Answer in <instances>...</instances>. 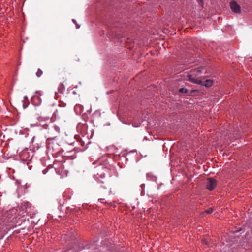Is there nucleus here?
Instances as JSON below:
<instances>
[{
  "label": "nucleus",
  "mask_w": 252,
  "mask_h": 252,
  "mask_svg": "<svg viewBox=\"0 0 252 252\" xmlns=\"http://www.w3.org/2000/svg\"><path fill=\"white\" fill-rule=\"evenodd\" d=\"M203 67L201 68H195L192 70V74H188L187 77L188 78V80L193 83L197 84H202L206 87H211L213 85V81L210 79L206 80L204 82H202L201 80L197 79V78H195L193 77V76H196L199 75L202 72V70L203 69Z\"/></svg>",
  "instance_id": "nucleus-1"
},
{
  "label": "nucleus",
  "mask_w": 252,
  "mask_h": 252,
  "mask_svg": "<svg viewBox=\"0 0 252 252\" xmlns=\"http://www.w3.org/2000/svg\"><path fill=\"white\" fill-rule=\"evenodd\" d=\"M217 181L213 178H209L207 179V189L210 191L213 190L217 185Z\"/></svg>",
  "instance_id": "nucleus-2"
},
{
  "label": "nucleus",
  "mask_w": 252,
  "mask_h": 252,
  "mask_svg": "<svg viewBox=\"0 0 252 252\" xmlns=\"http://www.w3.org/2000/svg\"><path fill=\"white\" fill-rule=\"evenodd\" d=\"M230 7L232 10L236 13H239L241 12V7L235 1H232L230 3Z\"/></svg>",
  "instance_id": "nucleus-3"
},
{
  "label": "nucleus",
  "mask_w": 252,
  "mask_h": 252,
  "mask_svg": "<svg viewBox=\"0 0 252 252\" xmlns=\"http://www.w3.org/2000/svg\"><path fill=\"white\" fill-rule=\"evenodd\" d=\"M101 192L106 195H109L111 193L110 188L108 185H101Z\"/></svg>",
  "instance_id": "nucleus-4"
},
{
  "label": "nucleus",
  "mask_w": 252,
  "mask_h": 252,
  "mask_svg": "<svg viewBox=\"0 0 252 252\" xmlns=\"http://www.w3.org/2000/svg\"><path fill=\"white\" fill-rule=\"evenodd\" d=\"M43 74V71L40 69H38L36 73V75L37 77H40Z\"/></svg>",
  "instance_id": "nucleus-5"
},
{
  "label": "nucleus",
  "mask_w": 252,
  "mask_h": 252,
  "mask_svg": "<svg viewBox=\"0 0 252 252\" xmlns=\"http://www.w3.org/2000/svg\"><path fill=\"white\" fill-rule=\"evenodd\" d=\"M179 91L180 93H187L188 92V90L186 88H182L179 89Z\"/></svg>",
  "instance_id": "nucleus-6"
},
{
  "label": "nucleus",
  "mask_w": 252,
  "mask_h": 252,
  "mask_svg": "<svg viewBox=\"0 0 252 252\" xmlns=\"http://www.w3.org/2000/svg\"><path fill=\"white\" fill-rule=\"evenodd\" d=\"M140 123H136V120H134V122L133 123V126L135 127H138L140 126Z\"/></svg>",
  "instance_id": "nucleus-7"
},
{
  "label": "nucleus",
  "mask_w": 252,
  "mask_h": 252,
  "mask_svg": "<svg viewBox=\"0 0 252 252\" xmlns=\"http://www.w3.org/2000/svg\"><path fill=\"white\" fill-rule=\"evenodd\" d=\"M213 209L212 208H210L208 209V210H206L204 212L206 213L207 214H211L213 212Z\"/></svg>",
  "instance_id": "nucleus-8"
},
{
  "label": "nucleus",
  "mask_w": 252,
  "mask_h": 252,
  "mask_svg": "<svg viewBox=\"0 0 252 252\" xmlns=\"http://www.w3.org/2000/svg\"><path fill=\"white\" fill-rule=\"evenodd\" d=\"M199 5L203 7L204 5L203 0H197Z\"/></svg>",
  "instance_id": "nucleus-9"
},
{
  "label": "nucleus",
  "mask_w": 252,
  "mask_h": 252,
  "mask_svg": "<svg viewBox=\"0 0 252 252\" xmlns=\"http://www.w3.org/2000/svg\"><path fill=\"white\" fill-rule=\"evenodd\" d=\"M202 243L205 244L206 245H208V242L205 239H202Z\"/></svg>",
  "instance_id": "nucleus-10"
},
{
  "label": "nucleus",
  "mask_w": 252,
  "mask_h": 252,
  "mask_svg": "<svg viewBox=\"0 0 252 252\" xmlns=\"http://www.w3.org/2000/svg\"><path fill=\"white\" fill-rule=\"evenodd\" d=\"M36 99H39V98L38 96H34L33 97V100H35Z\"/></svg>",
  "instance_id": "nucleus-11"
},
{
  "label": "nucleus",
  "mask_w": 252,
  "mask_h": 252,
  "mask_svg": "<svg viewBox=\"0 0 252 252\" xmlns=\"http://www.w3.org/2000/svg\"><path fill=\"white\" fill-rule=\"evenodd\" d=\"M103 199H99L98 201H100V202L101 203H103V202L101 201V200H102Z\"/></svg>",
  "instance_id": "nucleus-12"
},
{
  "label": "nucleus",
  "mask_w": 252,
  "mask_h": 252,
  "mask_svg": "<svg viewBox=\"0 0 252 252\" xmlns=\"http://www.w3.org/2000/svg\"><path fill=\"white\" fill-rule=\"evenodd\" d=\"M73 22H74V23L75 22V20H73Z\"/></svg>",
  "instance_id": "nucleus-13"
}]
</instances>
